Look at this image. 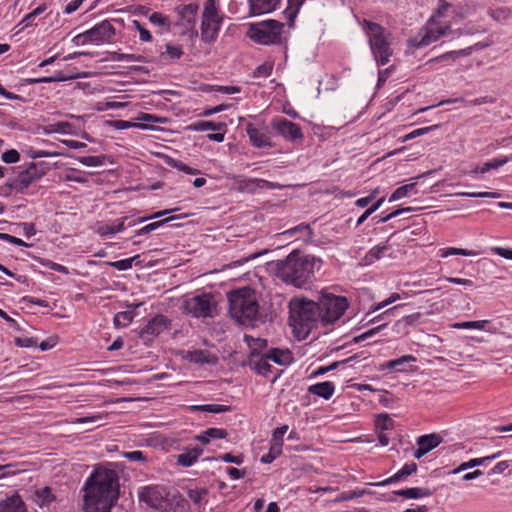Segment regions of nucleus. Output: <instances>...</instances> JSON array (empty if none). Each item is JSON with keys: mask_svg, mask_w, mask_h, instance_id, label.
Returning a JSON list of instances; mask_svg holds the SVG:
<instances>
[{"mask_svg": "<svg viewBox=\"0 0 512 512\" xmlns=\"http://www.w3.org/2000/svg\"><path fill=\"white\" fill-rule=\"evenodd\" d=\"M119 475L114 469L96 467L82 488L84 512H110L119 498Z\"/></svg>", "mask_w": 512, "mask_h": 512, "instance_id": "f257e3e1", "label": "nucleus"}, {"mask_svg": "<svg viewBox=\"0 0 512 512\" xmlns=\"http://www.w3.org/2000/svg\"><path fill=\"white\" fill-rule=\"evenodd\" d=\"M321 265V259L295 250L284 260L272 262L270 270L284 283L296 288H306L314 280L315 269H320Z\"/></svg>", "mask_w": 512, "mask_h": 512, "instance_id": "f03ea898", "label": "nucleus"}, {"mask_svg": "<svg viewBox=\"0 0 512 512\" xmlns=\"http://www.w3.org/2000/svg\"><path fill=\"white\" fill-rule=\"evenodd\" d=\"M320 312L316 300L295 299L290 302V324L297 337L307 338L320 326Z\"/></svg>", "mask_w": 512, "mask_h": 512, "instance_id": "7ed1b4c3", "label": "nucleus"}, {"mask_svg": "<svg viewBox=\"0 0 512 512\" xmlns=\"http://www.w3.org/2000/svg\"><path fill=\"white\" fill-rule=\"evenodd\" d=\"M227 299L229 314L238 323L246 324L256 319L259 304L254 290L250 287L230 291Z\"/></svg>", "mask_w": 512, "mask_h": 512, "instance_id": "20e7f679", "label": "nucleus"}, {"mask_svg": "<svg viewBox=\"0 0 512 512\" xmlns=\"http://www.w3.org/2000/svg\"><path fill=\"white\" fill-rule=\"evenodd\" d=\"M337 287L324 288L319 291L316 304L320 312V326L328 327L339 321L350 306L347 297L336 293Z\"/></svg>", "mask_w": 512, "mask_h": 512, "instance_id": "39448f33", "label": "nucleus"}, {"mask_svg": "<svg viewBox=\"0 0 512 512\" xmlns=\"http://www.w3.org/2000/svg\"><path fill=\"white\" fill-rule=\"evenodd\" d=\"M362 25L377 64L382 66L386 65L393 55L389 40L390 34L386 33L381 25L369 20H364Z\"/></svg>", "mask_w": 512, "mask_h": 512, "instance_id": "423d86ee", "label": "nucleus"}, {"mask_svg": "<svg viewBox=\"0 0 512 512\" xmlns=\"http://www.w3.org/2000/svg\"><path fill=\"white\" fill-rule=\"evenodd\" d=\"M283 23L276 20H267L249 25L247 36L254 42L270 45L281 42Z\"/></svg>", "mask_w": 512, "mask_h": 512, "instance_id": "0eeeda50", "label": "nucleus"}, {"mask_svg": "<svg viewBox=\"0 0 512 512\" xmlns=\"http://www.w3.org/2000/svg\"><path fill=\"white\" fill-rule=\"evenodd\" d=\"M201 18V39L204 43L211 44L216 41L223 21L215 0L205 1Z\"/></svg>", "mask_w": 512, "mask_h": 512, "instance_id": "6e6552de", "label": "nucleus"}, {"mask_svg": "<svg viewBox=\"0 0 512 512\" xmlns=\"http://www.w3.org/2000/svg\"><path fill=\"white\" fill-rule=\"evenodd\" d=\"M115 35V28L108 20H104L101 23L95 25L91 29L78 34L74 37L73 41L76 44L85 45L87 43H104L110 42Z\"/></svg>", "mask_w": 512, "mask_h": 512, "instance_id": "1a4fd4ad", "label": "nucleus"}, {"mask_svg": "<svg viewBox=\"0 0 512 512\" xmlns=\"http://www.w3.org/2000/svg\"><path fill=\"white\" fill-rule=\"evenodd\" d=\"M46 169L47 165L44 162H31L25 169L21 170L13 180L8 182V186L16 190L26 189L44 176Z\"/></svg>", "mask_w": 512, "mask_h": 512, "instance_id": "9d476101", "label": "nucleus"}, {"mask_svg": "<svg viewBox=\"0 0 512 512\" xmlns=\"http://www.w3.org/2000/svg\"><path fill=\"white\" fill-rule=\"evenodd\" d=\"M213 307L210 296L205 293L186 298L182 304L183 312L195 318L212 317Z\"/></svg>", "mask_w": 512, "mask_h": 512, "instance_id": "9b49d317", "label": "nucleus"}, {"mask_svg": "<svg viewBox=\"0 0 512 512\" xmlns=\"http://www.w3.org/2000/svg\"><path fill=\"white\" fill-rule=\"evenodd\" d=\"M450 33V26H439L434 27L432 23H429L423 34L409 39L408 44L413 48H422L428 46L432 42L437 41L440 37L448 35Z\"/></svg>", "mask_w": 512, "mask_h": 512, "instance_id": "f8f14e48", "label": "nucleus"}, {"mask_svg": "<svg viewBox=\"0 0 512 512\" xmlns=\"http://www.w3.org/2000/svg\"><path fill=\"white\" fill-rule=\"evenodd\" d=\"M170 324V320L166 316L158 314L150 319L148 323L141 328L139 336L145 341L151 340L153 337L158 336L163 331L168 330Z\"/></svg>", "mask_w": 512, "mask_h": 512, "instance_id": "ddd939ff", "label": "nucleus"}, {"mask_svg": "<svg viewBox=\"0 0 512 512\" xmlns=\"http://www.w3.org/2000/svg\"><path fill=\"white\" fill-rule=\"evenodd\" d=\"M288 430V425L277 427L272 434L271 445L268 453L264 454L260 462L263 464L272 463L277 457L282 454L283 436Z\"/></svg>", "mask_w": 512, "mask_h": 512, "instance_id": "4468645a", "label": "nucleus"}, {"mask_svg": "<svg viewBox=\"0 0 512 512\" xmlns=\"http://www.w3.org/2000/svg\"><path fill=\"white\" fill-rule=\"evenodd\" d=\"M272 127L277 131L278 134L283 136L285 139L290 141H296L301 139L303 134L300 127L286 118H276L272 122Z\"/></svg>", "mask_w": 512, "mask_h": 512, "instance_id": "2eb2a0df", "label": "nucleus"}, {"mask_svg": "<svg viewBox=\"0 0 512 512\" xmlns=\"http://www.w3.org/2000/svg\"><path fill=\"white\" fill-rule=\"evenodd\" d=\"M138 497L141 502H144L153 509H162L164 504V496L158 486H145L141 487L138 491Z\"/></svg>", "mask_w": 512, "mask_h": 512, "instance_id": "dca6fc26", "label": "nucleus"}, {"mask_svg": "<svg viewBox=\"0 0 512 512\" xmlns=\"http://www.w3.org/2000/svg\"><path fill=\"white\" fill-rule=\"evenodd\" d=\"M178 15L180 16V22L177 25H183L187 29H190V37L197 36V30L195 29L196 14L198 11V5L187 4L180 5L176 8Z\"/></svg>", "mask_w": 512, "mask_h": 512, "instance_id": "f3484780", "label": "nucleus"}, {"mask_svg": "<svg viewBox=\"0 0 512 512\" xmlns=\"http://www.w3.org/2000/svg\"><path fill=\"white\" fill-rule=\"evenodd\" d=\"M268 361L266 354L249 353L244 365L249 366L256 374L267 377L272 372V366Z\"/></svg>", "mask_w": 512, "mask_h": 512, "instance_id": "a211bd4d", "label": "nucleus"}, {"mask_svg": "<svg viewBox=\"0 0 512 512\" xmlns=\"http://www.w3.org/2000/svg\"><path fill=\"white\" fill-rule=\"evenodd\" d=\"M417 470H418V465L415 462H407L402 466V468L398 472H396L391 477H389L383 481H380V482L371 483L370 485L375 486V487H381V486H387L390 484L402 482V481H405L412 474L416 473Z\"/></svg>", "mask_w": 512, "mask_h": 512, "instance_id": "6ab92c4d", "label": "nucleus"}, {"mask_svg": "<svg viewBox=\"0 0 512 512\" xmlns=\"http://www.w3.org/2000/svg\"><path fill=\"white\" fill-rule=\"evenodd\" d=\"M204 449L199 446L185 447L183 452L176 456V463L182 467H191L203 454Z\"/></svg>", "mask_w": 512, "mask_h": 512, "instance_id": "aec40b11", "label": "nucleus"}, {"mask_svg": "<svg viewBox=\"0 0 512 512\" xmlns=\"http://www.w3.org/2000/svg\"><path fill=\"white\" fill-rule=\"evenodd\" d=\"M128 219V216H124L114 220L111 224L99 223L96 228V232L101 237L113 236L126 229L125 223Z\"/></svg>", "mask_w": 512, "mask_h": 512, "instance_id": "412c9836", "label": "nucleus"}, {"mask_svg": "<svg viewBox=\"0 0 512 512\" xmlns=\"http://www.w3.org/2000/svg\"><path fill=\"white\" fill-rule=\"evenodd\" d=\"M190 214L189 213H184V214H178V215H173V216H169V217H166V218H163L161 220H158V221H154V222H151L143 227H141L140 229H137L134 231V236H144V235H147L165 225H167L168 223L174 221V220H178V219H183V218H186L188 217Z\"/></svg>", "mask_w": 512, "mask_h": 512, "instance_id": "4be33fe9", "label": "nucleus"}, {"mask_svg": "<svg viewBox=\"0 0 512 512\" xmlns=\"http://www.w3.org/2000/svg\"><path fill=\"white\" fill-rule=\"evenodd\" d=\"M187 360L194 364L203 365V364H211L215 365L218 361L217 356L212 354L208 350L196 349L188 352L186 356Z\"/></svg>", "mask_w": 512, "mask_h": 512, "instance_id": "5701e85b", "label": "nucleus"}, {"mask_svg": "<svg viewBox=\"0 0 512 512\" xmlns=\"http://www.w3.org/2000/svg\"><path fill=\"white\" fill-rule=\"evenodd\" d=\"M434 493L433 490L427 487H410L393 491L394 496H400L405 499H420L430 497Z\"/></svg>", "mask_w": 512, "mask_h": 512, "instance_id": "b1692460", "label": "nucleus"}, {"mask_svg": "<svg viewBox=\"0 0 512 512\" xmlns=\"http://www.w3.org/2000/svg\"><path fill=\"white\" fill-rule=\"evenodd\" d=\"M308 392L325 400H329L335 392V385L331 381L319 382L310 385L308 387Z\"/></svg>", "mask_w": 512, "mask_h": 512, "instance_id": "393cba45", "label": "nucleus"}, {"mask_svg": "<svg viewBox=\"0 0 512 512\" xmlns=\"http://www.w3.org/2000/svg\"><path fill=\"white\" fill-rule=\"evenodd\" d=\"M0 512H27L26 505L19 494L0 502Z\"/></svg>", "mask_w": 512, "mask_h": 512, "instance_id": "a878e982", "label": "nucleus"}, {"mask_svg": "<svg viewBox=\"0 0 512 512\" xmlns=\"http://www.w3.org/2000/svg\"><path fill=\"white\" fill-rule=\"evenodd\" d=\"M284 235L298 236V239H302L306 243H312L314 232L309 224L300 223L299 225L286 230Z\"/></svg>", "mask_w": 512, "mask_h": 512, "instance_id": "bb28decb", "label": "nucleus"}, {"mask_svg": "<svg viewBox=\"0 0 512 512\" xmlns=\"http://www.w3.org/2000/svg\"><path fill=\"white\" fill-rule=\"evenodd\" d=\"M178 210H179V208L165 209V210L153 212L151 214H146V215H143V216H139L137 218H134L135 214H132L131 216H128L129 219L126 221L125 226H126V228L127 227H133V226H135L138 223H143V222H146L148 220H152V219H156V218H161L163 216L169 215V214H171V213H173L175 211H178Z\"/></svg>", "mask_w": 512, "mask_h": 512, "instance_id": "cd10ccee", "label": "nucleus"}, {"mask_svg": "<svg viewBox=\"0 0 512 512\" xmlns=\"http://www.w3.org/2000/svg\"><path fill=\"white\" fill-rule=\"evenodd\" d=\"M249 2L252 13L260 15L274 11L280 0H249Z\"/></svg>", "mask_w": 512, "mask_h": 512, "instance_id": "c85d7f7f", "label": "nucleus"}, {"mask_svg": "<svg viewBox=\"0 0 512 512\" xmlns=\"http://www.w3.org/2000/svg\"><path fill=\"white\" fill-rule=\"evenodd\" d=\"M56 499V495L48 486L36 489L34 492V501L40 507H49Z\"/></svg>", "mask_w": 512, "mask_h": 512, "instance_id": "c756f323", "label": "nucleus"}, {"mask_svg": "<svg viewBox=\"0 0 512 512\" xmlns=\"http://www.w3.org/2000/svg\"><path fill=\"white\" fill-rule=\"evenodd\" d=\"M266 354V358L278 365H288L292 362L293 356L288 349L272 348Z\"/></svg>", "mask_w": 512, "mask_h": 512, "instance_id": "7c9ffc66", "label": "nucleus"}, {"mask_svg": "<svg viewBox=\"0 0 512 512\" xmlns=\"http://www.w3.org/2000/svg\"><path fill=\"white\" fill-rule=\"evenodd\" d=\"M442 441V436L436 433H431L419 436L416 439V444L418 446H421L426 451V453H428L437 446H439L442 443Z\"/></svg>", "mask_w": 512, "mask_h": 512, "instance_id": "2f4dec72", "label": "nucleus"}, {"mask_svg": "<svg viewBox=\"0 0 512 512\" xmlns=\"http://www.w3.org/2000/svg\"><path fill=\"white\" fill-rule=\"evenodd\" d=\"M141 306V303L129 305L130 310L118 312L113 319L114 325L119 327L128 326L134 319V310Z\"/></svg>", "mask_w": 512, "mask_h": 512, "instance_id": "473e14b6", "label": "nucleus"}, {"mask_svg": "<svg viewBox=\"0 0 512 512\" xmlns=\"http://www.w3.org/2000/svg\"><path fill=\"white\" fill-rule=\"evenodd\" d=\"M246 131L254 146L261 148L269 145L266 134L254 127L252 124L247 125Z\"/></svg>", "mask_w": 512, "mask_h": 512, "instance_id": "72a5a7b5", "label": "nucleus"}, {"mask_svg": "<svg viewBox=\"0 0 512 512\" xmlns=\"http://www.w3.org/2000/svg\"><path fill=\"white\" fill-rule=\"evenodd\" d=\"M186 129L189 131H222L226 129V124L223 122L215 123L212 121H198L188 125Z\"/></svg>", "mask_w": 512, "mask_h": 512, "instance_id": "f704fd0d", "label": "nucleus"}, {"mask_svg": "<svg viewBox=\"0 0 512 512\" xmlns=\"http://www.w3.org/2000/svg\"><path fill=\"white\" fill-rule=\"evenodd\" d=\"M306 0H288V6L284 11L290 27L294 26V20Z\"/></svg>", "mask_w": 512, "mask_h": 512, "instance_id": "c9c22d12", "label": "nucleus"}, {"mask_svg": "<svg viewBox=\"0 0 512 512\" xmlns=\"http://www.w3.org/2000/svg\"><path fill=\"white\" fill-rule=\"evenodd\" d=\"M244 340L250 348L249 353H262V350L268 346V341L263 338H254L252 336L245 335Z\"/></svg>", "mask_w": 512, "mask_h": 512, "instance_id": "e433bc0d", "label": "nucleus"}, {"mask_svg": "<svg viewBox=\"0 0 512 512\" xmlns=\"http://www.w3.org/2000/svg\"><path fill=\"white\" fill-rule=\"evenodd\" d=\"M140 255H135L133 257L122 259L118 261L113 262H107L106 264L119 270V271H126L132 268L133 263L135 262L136 265L139 263Z\"/></svg>", "mask_w": 512, "mask_h": 512, "instance_id": "4c0bfd02", "label": "nucleus"}, {"mask_svg": "<svg viewBox=\"0 0 512 512\" xmlns=\"http://www.w3.org/2000/svg\"><path fill=\"white\" fill-rule=\"evenodd\" d=\"M400 299V295L398 293H392L387 299H385L384 301L382 302H379L377 304H373L371 305V307L369 308L368 312L365 314V317L364 319L362 320V322L367 319L372 313L380 310V309H383L385 308L386 306L396 302L397 300Z\"/></svg>", "mask_w": 512, "mask_h": 512, "instance_id": "58836bf2", "label": "nucleus"}, {"mask_svg": "<svg viewBox=\"0 0 512 512\" xmlns=\"http://www.w3.org/2000/svg\"><path fill=\"white\" fill-rule=\"evenodd\" d=\"M417 209H418V207L398 208L385 216H375V217H373L372 220L374 221L375 224L386 223L390 219L397 217V216L401 215L402 213L413 212L414 210H417Z\"/></svg>", "mask_w": 512, "mask_h": 512, "instance_id": "ea45409f", "label": "nucleus"}, {"mask_svg": "<svg viewBox=\"0 0 512 512\" xmlns=\"http://www.w3.org/2000/svg\"><path fill=\"white\" fill-rule=\"evenodd\" d=\"M403 306H404L403 304L402 305H396V306H394L392 308H389V309L385 310L383 313H381V314H379V315L369 319L367 321V325H370V324H377L378 325V324H381V323H384V322L388 323L389 317L391 315H394V313L396 311H398L400 308H402Z\"/></svg>", "mask_w": 512, "mask_h": 512, "instance_id": "a19ab883", "label": "nucleus"}, {"mask_svg": "<svg viewBox=\"0 0 512 512\" xmlns=\"http://www.w3.org/2000/svg\"><path fill=\"white\" fill-rule=\"evenodd\" d=\"M375 427L379 431L391 430L394 428V420L386 413L377 415Z\"/></svg>", "mask_w": 512, "mask_h": 512, "instance_id": "79ce46f5", "label": "nucleus"}, {"mask_svg": "<svg viewBox=\"0 0 512 512\" xmlns=\"http://www.w3.org/2000/svg\"><path fill=\"white\" fill-rule=\"evenodd\" d=\"M512 424L510 425H497V426H491V427H484V429L482 428V439H495V438H498V433L499 432H509L510 430H504L502 428H507V427H511Z\"/></svg>", "mask_w": 512, "mask_h": 512, "instance_id": "37998d69", "label": "nucleus"}, {"mask_svg": "<svg viewBox=\"0 0 512 512\" xmlns=\"http://www.w3.org/2000/svg\"><path fill=\"white\" fill-rule=\"evenodd\" d=\"M73 78H74L73 76H66L61 71H58L53 76L30 79L29 83L36 84V83L61 82V81H66V80L73 79Z\"/></svg>", "mask_w": 512, "mask_h": 512, "instance_id": "c03bdc74", "label": "nucleus"}, {"mask_svg": "<svg viewBox=\"0 0 512 512\" xmlns=\"http://www.w3.org/2000/svg\"><path fill=\"white\" fill-rule=\"evenodd\" d=\"M389 249L390 247L388 245H376L369 250V252L366 255V259L369 262L379 260L380 258L386 255Z\"/></svg>", "mask_w": 512, "mask_h": 512, "instance_id": "a18cd8bd", "label": "nucleus"}, {"mask_svg": "<svg viewBox=\"0 0 512 512\" xmlns=\"http://www.w3.org/2000/svg\"><path fill=\"white\" fill-rule=\"evenodd\" d=\"M439 256L442 258H446L452 255H463V256H470V255H476L477 253L471 250L467 249H461V248H442L439 250Z\"/></svg>", "mask_w": 512, "mask_h": 512, "instance_id": "49530a36", "label": "nucleus"}, {"mask_svg": "<svg viewBox=\"0 0 512 512\" xmlns=\"http://www.w3.org/2000/svg\"><path fill=\"white\" fill-rule=\"evenodd\" d=\"M106 158L107 157L105 155L83 156L79 159V161L85 166L94 167L104 165Z\"/></svg>", "mask_w": 512, "mask_h": 512, "instance_id": "de8ad7c7", "label": "nucleus"}, {"mask_svg": "<svg viewBox=\"0 0 512 512\" xmlns=\"http://www.w3.org/2000/svg\"><path fill=\"white\" fill-rule=\"evenodd\" d=\"M385 198L384 197H381L377 200H375L372 205L357 219L356 221V225L357 226H360L362 225L365 220L373 213L375 212L377 209H379V207L382 205V203L384 202Z\"/></svg>", "mask_w": 512, "mask_h": 512, "instance_id": "09e8293b", "label": "nucleus"}, {"mask_svg": "<svg viewBox=\"0 0 512 512\" xmlns=\"http://www.w3.org/2000/svg\"><path fill=\"white\" fill-rule=\"evenodd\" d=\"M352 358H348L346 360H343V361H335L333 363H331L330 365L328 366H320L318 367L313 373H312V376L313 377H317V376H321V375H324L332 370H335L337 369L341 364H345L347 362H349Z\"/></svg>", "mask_w": 512, "mask_h": 512, "instance_id": "8fccbe9b", "label": "nucleus"}, {"mask_svg": "<svg viewBox=\"0 0 512 512\" xmlns=\"http://www.w3.org/2000/svg\"><path fill=\"white\" fill-rule=\"evenodd\" d=\"M108 124L117 130H124V129L131 128V127H138L141 129L147 128V126L144 124H138V123H133V122L124 121V120L108 121Z\"/></svg>", "mask_w": 512, "mask_h": 512, "instance_id": "3c124183", "label": "nucleus"}, {"mask_svg": "<svg viewBox=\"0 0 512 512\" xmlns=\"http://www.w3.org/2000/svg\"><path fill=\"white\" fill-rule=\"evenodd\" d=\"M507 162H508L507 157H499V158H494L492 160H489L482 165V174L487 171H490L491 169H497V168L503 166L504 164H506Z\"/></svg>", "mask_w": 512, "mask_h": 512, "instance_id": "603ef678", "label": "nucleus"}, {"mask_svg": "<svg viewBox=\"0 0 512 512\" xmlns=\"http://www.w3.org/2000/svg\"><path fill=\"white\" fill-rule=\"evenodd\" d=\"M149 20L154 25L164 26L167 30L170 29V20L167 16L160 12H154L150 15Z\"/></svg>", "mask_w": 512, "mask_h": 512, "instance_id": "864d4df0", "label": "nucleus"}, {"mask_svg": "<svg viewBox=\"0 0 512 512\" xmlns=\"http://www.w3.org/2000/svg\"><path fill=\"white\" fill-rule=\"evenodd\" d=\"M489 14L494 20L500 22L509 18L510 10L506 7H497L490 9Z\"/></svg>", "mask_w": 512, "mask_h": 512, "instance_id": "5fc2aeb1", "label": "nucleus"}, {"mask_svg": "<svg viewBox=\"0 0 512 512\" xmlns=\"http://www.w3.org/2000/svg\"><path fill=\"white\" fill-rule=\"evenodd\" d=\"M208 494V490L206 488H195V489H188L187 495L189 499L195 503L200 504L203 496Z\"/></svg>", "mask_w": 512, "mask_h": 512, "instance_id": "6e6d98bb", "label": "nucleus"}, {"mask_svg": "<svg viewBox=\"0 0 512 512\" xmlns=\"http://www.w3.org/2000/svg\"><path fill=\"white\" fill-rule=\"evenodd\" d=\"M216 460L223 461L225 463H232L236 465H241L244 462V456L242 454L232 455L231 453H225L219 455Z\"/></svg>", "mask_w": 512, "mask_h": 512, "instance_id": "4d7b16f0", "label": "nucleus"}, {"mask_svg": "<svg viewBox=\"0 0 512 512\" xmlns=\"http://www.w3.org/2000/svg\"><path fill=\"white\" fill-rule=\"evenodd\" d=\"M46 9H47V5L46 4H42V5L38 6L32 12L28 13L23 18L21 23H25L24 27L30 26L32 20L35 19V17H37L38 15L42 14L44 11H46Z\"/></svg>", "mask_w": 512, "mask_h": 512, "instance_id": "13d9d810", "label": "nucleus"}, {"mask_svg": "<svg viewBox=\"0 0 512 512\" xmlns=\"http://www.w3.org/2000/svg\"><path fill=\"white\" fill-rule=\"evenodd\" d=\"M230 410H231V407L227 406V405L204 404L202 412L219 414V413L228 412Z\"/></svg>", "mask_w": 512, "mask_h": 512, "instance_id": "bf43d9fd", "label": "nucleus"}, {"mask_svg": "<svg viewBox=\"0 0 512 512\" xmlns=\"http://www.w3.org/2000/svg\"><path fill=\"white\" fill-rule=\"evenodd\" d=\"M14 343L18 347L31 348L37 346V339L34 337H16Z\"/></svg>", "mask_w": 512, "mask_h": 512, "instance_id": "052dcab7", "label": "nucleus"}, {"mask_svg": "<svg viewBox=\"0 0 512 512\" xmlns=\"http://www.w3.org/2000/svg\"><path fill=\"white\" fill-rule=\"evenodd\" d=\"M123 456L132 462L145 463L147 461L146 455L139 450L124 452Z\"/></svg>", "mask_w": 512, "mask_h": 512, "instance_id": "680f3d73", "label": "nucleus"}, {"mask_svg": "<svg viewBox=\"0 0 512 512\" xmlns=\"http://www.w3.org/2000/svg\"><path fill=\"white\" fill-rule=\"evenodd\" d=\"M41 264L43 266H45L46 268H49L53 271H56V272H59V273H62V274H68L69 273V270L66 266L62 265V264H59V263H56V262H53L51 260H48V259H45V260H42L41 261Z\"/></svg>", "mask_w": 512, "mask_h": 512, "instance_id": "e2e57ef3", "label": "nucleus"}, {"mask_svg": "<svg viewBox=\"0 0 512 512\" xmlns=\"http://www.w3.org/2000/svg\"><path fill=\"white\" fill-rule=\"evenodd\" d=\"M205 435L208 436L209 439H224L227 437L228 433L222 428H208L205 430Z\"/></svg>", "mask_w": 512, "mask_h": 512, "instance_id": "0e129e2a", "label": "nucleus"}, {"mask_svg": "<svg viewBox=\"0 0 512 512\" xmlns=\"http://www.w3.org/2000/svg\"><path fill=\"white\" fill-rule=\"evenodd\" d=\"M416 361V357H414L413 355H403L397 359H395V363L396 366H397V372H402V371H405V365L408 364V363H411V362H415Z\"/></svg>", "mask_w": 512, "mask_h": 512, "instance_id": "69168bd1", "label": "nucleus"}, {"mask_svg": "<svg viewBox=\"0 0 512 512\" xmlns=\"http://www.w3.org/2000/svg\"><path fill=\"white\" fill-rule=\"evenodd\" d=\"M509 467L507 461H500L495 464L493 467L489 468L486 471L482 470V474L486 473L488 476L493 474H501Z\"/></svg>", "mask_w": 512, "mask_h": 512, "instance_id": "338daca9", "label": "nucleus"}, {"mask_svg": "<svg viewBox=\"0 0 512 512\" xmlns=\"http://www.w3.org/2000/svg\"><path fill=\"white\" fill-rule=\"evenodd\" d=\"M1 158L5 163H16L20 159V154L17 150L10 149V150L5 151L2 154Z\"/></svg>", "mask_w": 512, "mask_h": 512, "instance_id": "774afa93", "label": "nucleus"}]
</instances>
